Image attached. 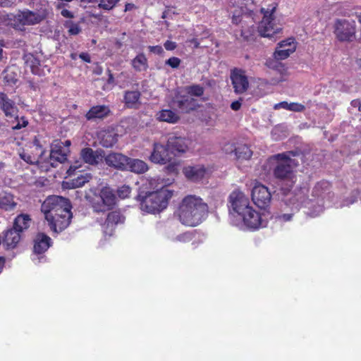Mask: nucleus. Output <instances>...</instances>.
I'll list each match as a JSON object with an SVG mask.
<instances>
[{
  "label": "nucleus",
  "mask_w": 361,
  "mask_h": 361,
  "mask_svg": "<svg viewBox=\"0 0 361 361\" xmlns=\"http://www.w3.org/2000/svg\"><path fill=\"white\" fill-rule=\"evenodd\" d=\"M0 106L6 117L14 118L18 112L15 103L3 92H0Z\"/></svg>",
  "instance_id": "obj_20"
},
{
  "label": "nucleus",
  "mask_w": 361,
  "mask_h": 361,
  "mask_svg": "<svg viewBox=\"0 0 361 361\" xmlns=\"http://www.w3.org/2000/svg\"><path fill=\"white\" fill-rule=\"evenodd\" d=\"M241 106V103L240 101H235L231 103V107L233 110L237 111L238 110Z\"/></svg>",
  "instance_id": "obj_53"
},
{
  "label": "nucleus",
  "mask_w": 361,
  "mask_h": 361,
  "mask_svg": "<svg viewBox=\"0 0 361 361\" xmlns=\"http://www.w3.org/2000/svg\"><path fill=\"white\" fill-rule=\"evenodd\" d=\"M92 179V175L89 173H82L78 176L75 178L72 179L70 182L67 183L70 187L73 188L82 187L86 183H88Z\"/></svg>",
  "instance_id": "obj_35"
},
{
  "label": "nucleus",
  "mask_w": 361,
  "mask_h": 361,
  "mask_svg": "<svg viewBox=\"0 0 361 361\" xmlns=\"http://www.w3.org/2000/svg\"><path fill=\"white\" fill-rule=\"evenodd\" d=\"M34 242L35 255L44 252L51 245V238L44 233H39Z\"/></svg>",
  "instance_id": "obj_23"
},
{
  "label": "nucleus",
  "mask_w": 361,
  "mask_h": 361,
  "mask_svg": "<svg viewBox=\"0 0 361 361\" xmlns=\"http://www.w3.org/2000/svg\"><path fill=\"white\" fill-rule=\"evenodd\" d=\"M25 63L27 68H30L33 74L44 75V68H41L39 61L32 54H28L25 56Z\"/></svg>",
  "instance_id": "obj_26"
},
{
  "label": "nucleus",
  "mask_w": 361,
  "mask_h": 361,
  "mask_svg": "<svg viewBox=\"0 0 361 361\" xmlns=\"http://www.w3.org/2000/svg\"><path fill=\"white\" fill-rule=\"evenodd\" d=\"M242 16V9L233 11L232 15V23L233 24L238 25L241 21Z\"/></svg>",
  "instance_id": "obj_44"
},
{
  "label": "nucleus",
  "mask_w": 361,
  "mask_h": 361,
  "mask_svg": "<svg viewBox=\"0 0 361 361\" xmlns=\"http://www.w3.org/2000/svg\"><path fill=\"white\" fill-rule=\"evenodd\" d=\"M164 47L166 50L171 51L176 47V45L175 42L168 40L164 43Z\"/></svg>",
  "instance_id": "obj_51"
},
{
  "label": "nucleus",
  "mask_w": 361,
  "mask_h": 361,
  "mask_svg": "<svg viewBox=\"0 0 361 361\" xmlns=\"http://www.w3.org/2000/svg\"><path fill=\"white\" fill-rule=\"evenodd\" d=\"M11 4V1L9 0H0V6L6 7Z\"/></svg>",
  "instance_id": "obj_57"
},
{
  "label": "nucleus",
  "mask_w": 361,
  "mask_h": 361,
  "mask_svg": "<svg viewBox=\"0 0 361 361\" xmlns=\"http://www.w3.org/2000/svg\"><path fill=\"white\" fill-rule=\"evenodd\" d=\"M77 166H71L68 171V174L71 175L73 171H75L77 169Z\"/></svg>",
  "instance_id": "obj_59"
},
{
  "label": "nucleus",
  "mask_w": 361,
  "mask_h": 361,
  "mask_svg": "<svg viewBox=\"0 0 361 361\" xmlns=\"http://www.w3.org/2000/svg\"><path fill=\"white\" fill-rule=\"evenodd\" d=\"M323 212V207L321 205H318L315 209L311 212L310 214L312 216L314 217L318 216L320 213Z\"/></svg>",
  "instance_id": "obj_52"
},
{
  "label": "nucleus",
  "mask_w": 361,
  "mask_h": 361,
  "mask_svg": "<svg viewBox=\"0 0 361 361\" xmlns=\"http://www.w3.org/2000/svg\"><path fill=\"white\" fill-rule=\"evenodd\" d=\"M240 216L243 220V224L240 226L241 228H243L244 226L248 229L256 230L267 226L265 215L260 214L252 207L242 213Z\"/></svg>",
  "instance_id": "obj_7"
},
{
  "label": "nucleus",
  "mask_w": 361,
  "mask_h": 361,
  "mask_svg": "<svg viewBox=\"0 0 361 361\" xmlns=\"http://www.w3.org/2000/svg\"><path fill=\"white\" fill-rule=\"evenodd\" d=\"M119 0H100L99 3V7L104 10L110 11L113 9Z\"/></svg>",
  "instance_id": "obj_41"
},
{
  "label": "nucleus",
  "mask_w": 361,
  "mask_h": 361,
  "mask_svg": "<svg viewBox=\"0 0 361 361\" xmlns=\"http://www.w3.org/2000/svg\"><path fill=\"white\" fill-rule=\"evenodd\" d=\"M231 80L235 89L238 93L245 92L248 87V80L244 72L241 70H234L231 73Z\"/></svg>",
  "instance_id": "obj_16"
},
{
  "label": "nucleus",
  "mask_w": 361,
  "mask_h": 361,
  "mask_svg": "<svg viewBox=\"0 0 361 361\" xmlns=\"http://www.w3.org/2000/svg\"><path fill=\"white\" fill-rule=\"evenodd\" d=\"M132 66L137 71H145L147 68V59L144 54H138L132 61Z\"/></svg>",
  "instance_id": "obj_37"
},
{
  "label": "nucleus",
  "mask_w": 361,
  "mask_h": 361,
  "mask_svg": "<svg viewBox=\"0 0 361 361\" xmlns=\"http://www.w3.org/2000/svg\"><path fill=\"white\" fill-rule=\"evenodd\" d=\"M296 49V43L293 38H288L280 42L273 54V57L277 61L287 59Z\"/></svg>",
  "instance_id": "obj_15"
},
{
  "label": "nucleus",
  "mask_w": 361,
  "mask_h": 361,
  "mask_svg": "<svg viewBox=\"0 0 361 361\" xmlns=\"http://www.w3.org/2000/svg\"><path fill=\"white\" fill-rule=\"evenodd\" d=\"M171 154L169 151L168 145L165 146L159 142H154L153 150L149 156V160L159 164H166L171 160Z\"/></svg>",
  "instance_id": "obj_14"
},
{
  "label": "nucleus",
  "mask_w": 361,
  "mask_h": 361,
  "mask_svg": "<svg viewBox=\"0 0 361 361\" xmlns=\"http://www.w3.org/2000/svg\"><path fill=\"white\" fill-rule=\"evenodd\" d=\"M79 57L83 60L85 62H87V63H90V57L89 56L88 54L87 53H81L80 55H79Z\"/></svg>",
  "instance_id": "obj_54"
},
{
  "label": "nucleus",
  "mask_w": 361,
  "mask_h": 361,
  "mask_svg": "<svg viewBox=\"0 0 361 361\" xmlns=\"http://www.w3.org/2000/svg\"><path fill=\"white\" fill-rule=\"evenodd\" d=\"M17 203L13 195L4 192L0 194V208L6 211H11L16 207Z\"/></svg>",
  "instance_id": "obj_28"
},
{
  "label": "nucleus",
  "mask_w": 361,
  "mask_h": 361,
  "mask_svg": "<svg viewBox=\"0 0 361 361\" xmlns=\"http://www.w3.org/2000/svg\"><path fill=\"white\" fill-rule=\"evenodd\" d=\"M100 143L105 147H111L116 142L115 133L110 131H102L99 133Z\"/></svg>",
  "instance_id": "obj_34"
},
{
  "label": "nucleus",
  "mask_w": 361,
  "mask_h": 361,
  "mask_svg": "<svg viewBox=\"0 0 361 361\" xmlns=\"http://www.w3.org/2000/svg\"><path fill=\"white\" fill-rule=\"evenodd\" d=\"M106 164L111 167H114L121 171L126 170V161L128 157L121 153H111L104 157Z\"/></svg>",
  "instance_id": "obj_17"
},
{
  "label": "nucleus",
  "mask_w": 361,
  "mask_h": 361,
  "mask_svg": "<svg viewBox=\"0 0 361 361\" xmlns=\"http://www.w3.org/2000/svg\"><path fill=\"white\" fill-rule=\"evenodd\" d=\"M149 49L150 51L153 52V53H155V54H160L163 52V49L161 46H150L149 47Z\"/></svg>",
  "instance_id": "obj_50"
},
{
  "label": "nucleus",
  "mask_w": 361,
  "mask_h": 361,
  "mask_svg": "<svg viewBox=\"0 0 361 361\" xmlns=\"http://www.w3.org/2000/svg\"><path fill=\"white\" fill-rule=\"evenodd\" d=\"M98 198L92 202V207L97 212L109 210L116 204L114 190L109 186H104L100 189Z\"/></svg>",
  "instance_id": "obj_6"
},
{
  "label": "nucleus",
  "mask_w": 361,
  "mask_h": 361,
  "mask_svg": "<svg viewBox=\"0 0 361 361\" xmlns=\"http://www.w3.org/2000/svg\"><path fill=\"white\" fill-rule=\"evenodd\" d=\"M351 105L353 107H357L358 110L361 111V101L358 99L353 100L351 102Z\"/></svg>",
  "instance_id": "obj_55"
},
{
  "label": "nucleus",
  "mask_w": 361,
  "mask_h": 361,
  "mask_svg": "<svg viewBox=\"0 0 361 361\" xmlns=\"http://www.w3.org/2000/svg\"><path fill=\"white\" fill-rule=\"evenodd\" d=\"M42 153L40 157L31 156L30 154L23 152L20 154V157L22 159H23L27 164H39L42 161Z\"/></svg>",
  "instance_id": "obj_39"
},
{
  "label": "nucleus",
  "mask_w": 361,
  "mask_h": 361,
  "mask_svg": "<svg viewBox=\"0 0 361 361\" xmlns=\"http://www.w3.org/2000/svg\"><path fill=\"white\" fill-rule=\"evenodd\" d=\"M292 218V214H283L279 215L277 219L279 221H290Z\"/></svg>",
  "instance_id": "obj_49"
},
{
  "label": "nucleus",
  "mask_w": 361,
  "mask_h": 361,
  "mask_svg": "<svg viewBox=\"0 0 361 361\" xmlns=\"http://www.w3.org/2000/svg\"><path fill=\"white\" fill-rule=\"evenodd\" d=\"M208 207L200 197L188 195L180 202L176 212L179 221L187 226H196L204 219Z\"/></svg>",
  "instance_id": "obj_2"
},
{
  "label": "nucleus",
  "mask_w": 361,
  "mask_h": 361,
  "mask_svg": "<svg viewBox=\"0 0 361 361\" xmlns=\"http://www.w3.org/2000/svg\"><path fill=\"white\" fill-rule=\"evenodd\" d=\"M68 153L69 149L64 147L62 142L56 140L51 145L48 163L56 167L58 163H63L66 160Z\"/></svg>",
  "instance_id": "obj_12"
},
{
  "label": "nucleus",
  "mask_w": 361,
  "mask_h": 361,
  "mask_svg": "<svg viewBox=\"0 0 361 361\" xmlns=\"http://www.w3.org/2000/svg\"><path fill=\"white\" fill-rule=\"evenodd\" d=\"M252 155V152L250 147L245 145L238 146L235 149V156L238 161L249 160Z\"/></svg>",
  "instance_id": "obj_33"
},
{
  "label": "nucleus",
  "mask_w": 361,
  "mask_h": 361,
  "mask_svg": "<svg viewBox=\"0 0 361 361\" xmlns=\"http://www.w3.org/2000/svg\"><path fill=\"white\" fill-rule=\"evenodd\" d=\"M125 221V217L119 212L114 211L110 212L106 218L105 224L103 226L104 232L106 234L111 235L115 226L118 224H122Z\"/></svg>",
  "instance_id": "obj_18"
},
{
  "label": "nucleus",
  "mask_w": 361,
  "mask_h": 361,
  "mask_svg": "<svg viewBox=\"0 0 361 361\" xmlns=\"http://www.w3.org/2000/svg\"><path fill=\"white\" fill-rule=\"evenodd\" d=\"M126 170L135 173H144L148 170L147 164L142 160L128 157Z\"/></svg>",
  "instance_id": "obj_25"
},
{
  "label": "nucleus",
  "mask_w": 361,
  "mask_h": 361,
  "mask_svg": "<svg viewBox=\"0 0 361 361\" xmlns=\"http://www.w3.org/2000/svg\"><path fill=\"white\" fill-rule=\"evenodd\" d=\"M20 240V233L13 228L8 229L4 233V244L8 248H13Z\"/></svg>",
  "instance_id": "obj_27"
},
{
  "label": "nucleus",
  "mask_w": 361,
  "mask_h": 361,
  "mask_svg": "<svg viewBox=\"0 0 361 361\" xmlns=\"http://www.w3.org/2000/svg\"><path fill=\"white\" fill-rule=\"evenodd\" d=\"M30 218L27 214L18 215L14 221L13 228L20 233L29 227Z\"/></svg>",
  "instance_id": "obj_31"
},
{
  "label": "nucleus",
  "mask_w": 361,
  "mask_h": 361,
  "mask_svg": "<svg viewBox=\"0 0 361 361\" xmlns=\"http://www.w3.org/2000/svg\"><path fill=\"white\" fill-rule=\"evenodd\" d=\"M44 18V16L41 12L24 10L13 16V23L11 24L15 27H20V25H32L40 23Z\"/></svg>",
  "instance_id": "obj_9"
},
{
  "label": "nucleus",
  "mask_w": 361,
  "mask_h": 361,
  "mask_svg": "<svg viewBox=\"0 0 361 361\" xmlns=\"http://www.w3.org/2000/svg\"><path fill=\"white\" fill-rule=\"evenodd\" d=\"M183 172L188 179L194 182H199L210 175L211 169L203 165L198 164L185 166Z\"/></svg>",
  "instance_id": "obj_13"
},
{
  "label": "nucleus",
  "mask_w": 361,
  "mask_h": 361,
  "mask_svg": "<svg viewBox=\"0 0 361 361\" xmlns=\"http://www.w3.org/2000/svg\"><path fill=\"white\" fill-rule=\"evenodd\" d=\"M230 207L239 216L250 208L248 197L240 190H235L229 195Z\"/></svg>",
  "instance_id": "obj_11"
},
{
  "label": "nucleus",
  "mask_w": 361,
  "mask_h": 361,
  "mask_svg": "<svg viewBox=\"0 0 361 361\" xmlns=\"http://www.w3.org/2000/svg\"><path fill=\"white\" fill-rule=\"evenodd\" d=\"M186 92L195 97H200L204 93V88L199 85H193L185 87Z\"/></svg>",
  "instance_id": "obj_40"
},
{
  "label": "nucleus",
  "mask_w": 361,
  "mask_h": 361,
  "mask_svg": "<svg viewBox=\"0 0 361 361\" xmlns=\"http://www.w3.org/2000/svg\"><path fill=\"white\" fill-rule=\"evenodd\" d=\"M180 60L177 57H171L169 59L166 63L172 68H177L180 65Z\"/></svg>",
  "instance_id": "obj_45"
},
{
  "label": "nucleus",
  "mask_w": 361,
  "mask_h": 361,
  "mask_svg": "<svg viewBox=\"0 0 361 361\" xmlns=\"http://www.w3.org/2000/svg\"><path fill=\"white\" fill-rule=\"evenodd\" d=\"M276 8V4H272L269 6L267 8H262V13L264 16L260 22L258 31L261 36L268 38H274L277 34H279L282 27L280 25L275 23V18L274 17V13Z\"/></svg>",
  "instance_id": "obj_4"
},
{
  "label": "nucleus",
  "mask_w": 361,
  "mask_h": 361,
  "mask_svg": "<svg viewBox=\"0 0 361 361\" xmlns=\"http://www.w3.org/2000/svg\"><path fill=\"white\" fill-rule=\"evenodd\" d=\"M269 161L276 164L274 173L277 178L293 181L294 161L286 154H278L273 156L269 159Z\"/></svg>",
  "instance_id": "obj_5"
},
{
  "label": "nucleus",
  "mask_w": 361,
  "mask_h": 361,
  "mask_svg": "<svg viewBox=\"0 0 361 361\" xmlns=\"http://www.w3.org/2000/svg\"><path fill=\"white\" fill-rule=\"evenodd\" d=\"M274 109H284L294 112H302L305 110V107L303 104L297 102L288 103L287 102H281L276 104L274 106Z\"/></svg>",
  "instance_id": "obj_32"
},
{
  "label": "nucleus",
  "mask_w": 361,
  "mask_h": 361,
  "mask_svg": "<svg viewBox=\"0 0 361 361\" xmlns=\"http://www.w3.org/2000/svg\"><path fill=\"white\" fill-rule=\"evenodd\" d=\"M190 140L185 137L171 136L168 139L167 145L178 153H185L188 151Z\"/></svg>",
  "instance_id": "obj_19"
},
{
  "label": "nucleus",
  "mask_w": 361,
  "mask_h": 361,
  "mask_svg": "<svg viewBox=\"0 0 361 361\" xmlns=\"http://www.w3.org/2000/svg\"><path fill=\"white\" fill-rule=\"evenodd\" d=\"M109 112V109L106 106H93L86 114V118L88 120L94 118H102L106 116Z\"/></svg>",
  "instance_id": "obj_30"
},
{
  "label": "nucleus",
  "mask_w": 361,
  "mask_h": 361,
  "mask_svg": "<svg viewBox=\"0 0 361 361\" xmlns=\"http://www.w3.org/2000/svg\"><path fill=\"white\" fill-rule=\"evenodd\" d=\"M290 204H292V209L298 211L299 209V204L298 203L295 202V200L291 201Z\"/></svg>",
  "instance_id": "obj_58"
},
{
  "label": "nucleus",
  "mask_w": 361,
  "mask_h": 361,
  "mask_svg": "<svg viewBox=\"0 0 361 361\" xmlns=\"http://www.w3.org/2000/svg\"><path fill=\"white\" fill-rule=\"evenodd\" d=\"M329 186V183H326V182H322V183H318L314 188V192L317 195H319V194L318 193L319 190L320 188H327Z\"/></svg>",
  "instance_id": "obj_48"
},
{
  "label": "nucleus",
  "mask_w": 361,
  "mask_h": 361,
  "mask_svg": "<svg viewBox=\"0 0 361 361\" xmlns=\"http://www.w3.org/2000/svg\"><path fill=\"white\" fill-rule=\"evenodd\" d=\"M8 71H6V75H5L4 78L6 80L7 82H10V80L8 78Z\"/></svg>",
  "instance_id": "obj_63"
},
{
  "label": "nucleus",
  "mask_w": 361,
  "mask_h": 361,
  "mask_svg": "<svg viewBox=\"0 0 361 361\" xmlns=\"http://www.w3.org/2000/svg\"><path fill=\"white\" fill-rule=\"evenodd\" d=\"M251 197L255 204L260 208H266L271 200V195L268 188L259 183L255 184L251 191Z\"/></svg>",
  "instance_id": "obj_10"
},
{
  "label": "nucleus",
  "mask_w": 361,
  "mask_h": 361,
  "mask_svg": "<svg viewBox=\"0 0 361 361\" xmlns=\"http://www.w3.org/2000/svg\"><path fill=\"white\" fill-rule=\"evenodd\" d=\"M236 148L232 143L226 142L223 147V150L226 154H232L233 152L235 153V149Z\"/></svg>",
  "instance_id": "obj_46"
},
{
  "label": "nucleus",
  "mask_w": 361,
  "mask_h": 361,
  "mask_svg": "<svg viewBox=\"0 0 361 361\" xmlns=\"http://www.w3.org/2000/svg\"><path fill=\"white\" fill-rule=\"evenodd\" d=\"M68 200L61 196H50L42 204L41 210L51 230L61 232L69 225L72 214Z\"/></svg>",
  "instance_id": "obj_1"
},
{
  "label": "nucleus",
  "mask_w": 361,
  "mask_h": 361,
  "mask_svg": "<svg viewBox=\"0 0 361 361\" xmlns=\"http://www.w3.org/2000/svg\"><path fill=\"white\" fill-rule=\"evenodd\" d=\"M83 161L91 165H96L102 161L104 155L100 151H94L91 148H84L80 152Z\"/></svg>",
  "instance_id": "obj_21"
},
{
  "label": "nucleus",
  "mask_w": 361,
  "mask_h": 361,
  "mask_svg": "<svg viewBox=\"0 0 361 361\" xmlns=\"http://www.w3.org/2000/svg\"><path fill=\"white\" fill-rule=\"evenodd\" d=\"M178 108L185 112H188L196 107V102L189 96H180L176 97Z\"/></svg>",
  "instance_id": "obj_29"
},
{
  "label": "nucleus",
  "mask_w": 361,
  "mask_h": 361,
  "mask_svg": "<svg viewBox=\"0 0 361 361\" xmlns=\"http://www.w3.org/2000/svg\"><path fill=\"white\" fill-rule=\"evenodd\" d=\"M140 97V92L128 91L125 94L124 99L128 107H135L139 104Z\"/></svg>",
  "instance_id": "obj_36"
},
{
  "label": "nucleus",
  "mask_w": 361,
  "mask_h": 361,
  "mask_svg": "<svg viewBox=\"0 0 361 361\" xmlns=\"http://www.w3.org/2000/svg\"><path fill=\"white\" fill-rule=\"evenodd\" d=\"M265 64L268 68L276 70L281 73V77L279 80H271L272 84L276 85L280 82L286 81L287 80L288 73L286 69L285 68L284 66L282 63H281L279 61L276 60L273 57V59H267Z\"/></svg>",
  "instance_id": "obj_22"
},
{
  "label": "nucleus",
  "mask_w": 361,
  "mask_h": 361,
  "mask_svg": "<svg viewBox=\"0 0 361 361\" xmlns=\"http://www.w3.org/2000/svg\"><path fill=\"white\" fill-rule=\"evenodd\" d=\"M71 57L73 60H75L77 59V54H71Z\"/></svg>",
  "instance_id": "obj_62"
},
{
  "label": "nucleus",
  "mask_w": 361,
  "mask_h": 361,
  "mask_svg": "<svg viewBox=\"0 0 361 361\" xmlns=\"http://www.w3.org/2000/svg\"><path fill=\"white\" fill-rule=\"evenodd\" d=\"M61 15L66 18H72L73 17L72 13L68 10H66V9H63L61 11Z\"/></svg>",
  "instance_id": "obj_56"
},
{
  "label": "nucleus",
  "mask_w": 361,
  "mask_h": 361,
  "mask_svg": "<svg viewBox=\"0 0 361 361\" xmlns=\"http://www.w3.org/2000/svg\"><path fill=\"white\" fill-rule=\"evenodd\" d=\"M173 194V190L164 186L155 191L140 193L137 200L140 209L149 214L159 213L167 207Z\"/></svg>",
  "instance_id": "obj_3"
},
{
  "label": "nucleus",
  "mask_w": 361,
  "mask_h": 361,
  "mask_svg": "<svg viewBox=\"0 0 361 361\" xmlns=\"http://www.w3.org/2000/svg\"><path fill=\"white\" fill-rule=\"evenodd\" d=\"M170 238L171 241L174 243H185L193 238V233L190 232H185L174 237H171Z\"/></svg>",
  "instance_id": "obj_38"
},
{
  "label": "nucleus",
  "mask_w": 361,
  "mask_h": 361,
  "mask_svg": "<svg viewBox=\"0 0 361 361\" xmlns=\"http://www.w3.org/2000/svg\"><path fill=\"white\" fill-rule=\"evenodd\" d=\"M131 188L126 185H123L117 189V195L121 199H126L130 196Z\"/></svg>",
  "instance_id": "obj_42"
},
{
  "label": "nucleus",
  "mask_w": 361,
  "mask_h": 361,
  "mask_svg": "<svg viewBox=\"0 0 361 361\" xmlns=\"http://www.w3.org/2000/svg\"><path fill=\"white\" fill-rule=\"evenodd\" d=\"M313 205V203L312 202H305V207H310L311 206Z\"/></svg>",
  "instance_id": "obj_61"
},
{
  "label": "nucleus",
  "mask_w": 361,
  "mask_h": 361,
  "mask_svg": "<svg viewBox=\"0 0 361 361\" xmlns=\"http://www.w3.org/2000/svg\"><path fill=\"white\" fill-rule=\"evenodd\" d=\"M355 22L354 20H338L335 23V34L338 40L352 41L355 36Z\"/></svg>",
  "instance_id": "obj_8"
},
{
  "label": "nucleus",
  "mask_w": 361,
  "mask_h": 361,
  "mask_svg": "<svg viewBox=\"0 0 361 361\" xmlns=\"http://www.w3.org/2000/svg\"><path fill=\"white\" fill-rule=\"evenodd\" d=\"M155 118L159 121L172 124L178 123L180 120V116L176 111L167 109L157 112Z\"/></svg>",
  "instance_id": "obj_24"
},
{
  "label": "nucleus",
  "mask_w": 361,
  "mask_h": 361,
  "mask_svg": "<svg viewBox=\"0 0 361 361\" xmlns=\"http://www.w3.org/2000/svg\"><path fill=\"white\" fill-rule=\"evenodd\" d=\"M15 118L16 120L11 126L13 130H20L25 127L28 123L27 121L25 120L24 117L18 118V116H15Z\"/></svg>",
  "instance_id": "obj_43"
},
{
  "label": "nucleus",
  "mask_w": 361,
  "mask_h": 361,
  "mask_svg": "<svg viewBox=\"0 0 361 361\" xmlns=\"http://www.w3.org/2000/svg\"><path fill=\"white\" fill-rule=\"evenodd\" d=\"M357 19H358L359 23L361 24V13L357 16Z\"/></svg>",
  "instance_id": "obj_64"
},
{
  "label": "nucleus",
  "mask_w": 361,
  "mask_h": 361,
  "mask_svg": "<svg viewBox=\"0 0 361 361\" xmlns=\"http://www.w3.org/2000/svg\"><path fill=\"white\" fill-rule=\"evenodd\" d=\"M80 29L79 26L76 24H71V25H70V26L68 27V32L71 35H77L80 32Z\"/></svg>",
  "instance_id": "obj_47"
},
{
  "label": "nucleus",
  "mask_w": 361,
  "mask_h": 361,
  "mask_svg": "<svg viewBox=\"0 0 361 361\" xmlns=\"http://www.w3.org/2000/svg\"><path fill=\"white\" fill-rule=\"evenodd\" d=\"M63 143L64 144V147H67L68 149H69V147L71 145V141L70 140H66Z\"/></svg>",
  "instance_id": "obj_60"
}]
</instances>
